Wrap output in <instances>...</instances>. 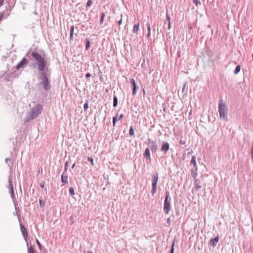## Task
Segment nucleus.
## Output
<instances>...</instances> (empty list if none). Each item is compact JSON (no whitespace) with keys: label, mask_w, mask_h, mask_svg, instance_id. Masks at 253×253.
Returning a JSON list of instances; mask_svg holds the SVG:
<instances>
[{"label":"nucleus","mask_w":253,"mask_h":253,"mask_svg":"<svg viewBox=\"0 0 253 253\" xmlns=\"http://www.w3.org/2000/svg\"><path fill=\"white\" fill-rule=\"evenodd\" d=\"M42 106L41 104H38L32 108L30 111L27 113V116L25 119V123L30 120L36 118L42 112Z\"/></svg>","instance_id":"1"},{"label":"nucleus","mask_w":253,"mask_h":253,"mask_svg":"<svg viewBox=\"0 0 253 253\" xmlns=\"http://www.w3.org/2000/svg\"><path fill=\"white\" fill-rule=\"evenodd\" d=\"M31 56L37 62L38 70L41 72V73L42 72L46 65V61L45 59L39 53L35 51L31 53Z\"/></svg>","instance_id":"2"},{"label":"nucleus","mask_w":253,"mask_h":253,"mask_svg":"<svg viewBox=\"0 0 253 253\" xmlns=\"http://www.w3.org/2000/svg\"><path fill=\"white\" fill-rule=\"evenodd\" d=\"M219 115L220 119L226 121L227 120L228 109L225 103L221 100L218 104Z\"/></svg>","instance_id":"3"},{"label":"nucleus","mask_w":253,"mask_h":253,"mask_svg":"<svg viewBox=\"0 0 253 253\" xmlns=\"http://www.w3.org/2000/svg\"><path fill=\"white\" fill-rule=\"evenodd\" d=\"M39 80H41V81L39 82V84L42 86L44 89L48 90L50 89V84L45 73H41L39 76Z\"/></svg>","instance_id":"4"},{"label":"nucleus","mask_w":253,"mask_h":253,"mask_svg":"<svg viewBox=\"0 0 253 253\" xmlns=\"http://www.w3.org/2000/svg\"><path fill=\"white\" fill-rule=\"evenodd\" d=\"M152 186L151 193L152 196H154L157 191V184L159 179V175L157 172H156L152 175Z\"/></svg>","instance_id":"5"},{"label":"nucleus","mask_w":253,"mask_h":253,"mask_svg":"<svg viewBox=\"0 0 253 253\" xmlns=\"http://www.w3.org/2000/svg\"><path fill=\"white\" fill-rule=\"evenodd\" d=\"M170 209V201L169 192L166 191V197L164 201V211L166 214H168Z\"/></svg>","instance_id":"6"},{"label":"nucleus","mask_w":253,"mask_h":253,"mask_svg":"<svg viewBox=\"0 0 253 253\" xmlns=\"http://www.w3.org/2000/svg\"><path fill=\"white\" fill-rule=\"evenodd\" d=\"M28 63V60L25 58H23L21 61L17 65L16 67V70H23L27 65Z\"/></svg>","instance_id":"7"},{"label":"nucleus","mask_w":253,"mask_h":253,"mask_svg":"<svg viewBox=\"0 0 253 253\" xmlns=\"http://www.w3.org/2000/svg\"><path fill=\"white\" fill-rule=\"evenodd\" d=\"M148 145L152 153H156L157 150L158 145L156 141L151 140L148 138Z\"/></svg>","instance_id":"8"},{"label":"nucleus","mask_w":253,"mask_h":253,"mask_svg":"<svg viewBox=\"0 0 253 253\" xmlns=\"http://www.w3.org/2000/svg\"><path fill=\"white\" fill-rule=\"evenodd\" d=\"M194 187L193 188V190L195 191H197L202 187L201 181L199 179L194 180Z\"/></svg>","instance_id":"9"},{"label":"nucleus","mask_w":253,"mask_h":253,"mask_svg":"<svg viewBox=\"0 0 253 253\" xmlns=\"http://www.w3.org/2000/svg\"><path fill=\"white\" fill-rule=\"evenodd\" d=\"M169 145L167 142H163L161 148V151L164 152L165 154L169 150Z\"/></svg>","instance_id":"10"},{"label":"nucleus","mask_w":253,"mask_h":253,"mask_svg":"<svg viewBox=\"0 0 253 253\" xmlns=\"http://www.w3.org/2000/svg\"><path fill=\"white\" fill-rule=\"evenodd\" d=\"M130 83L132 86V95L133 96H134L136 94V91H137V86H136V84L135 83V81L134 79H131L130 80Z\"/></svg>","instance_id":"11"},{"label":"nucleus","mask_w":253,"mask_h":253,"mask_svg":"<svg viewBox=\"0 0 253 253\" xmlns=\"http://www.w3.org/2000/svg\"><path fill=\"white\" fill-rule=\"evenodd\" d=\"M20 230H21L22 234L23 236V237L26 240V239L28 237V235L27 229L25 227V226L22 224H20Z\"/></svg>","instance_id":"12"},{"label":"nucleus","mask_w":253,"mask_h":253,"mask_svg":"<svg viewBox=\"0 0 253 253\" xmlns=\"http://www.w3.org/2000/svg\"><path fill=\"white\" fill-rule=\"evenodd\" d=\"M219 241V237L217 236L214 238L211 239L210 240V245L212 247H214L216 245V244L218 243Z\"/></svg>","instance_id":"13"},{"label":"nucleus","mask_w":253,"mask_h":253,"mask_svg":"<svg viewBox=\"0 0 253 253\" xmlns=\"http://www.w3.org/2000/svg\"><path fill=\"white\" fill-rule=\"evenodd\" d=\"M190 164L193 165L195 170L196 171L197 170V166L196 164V158L195 156L192 157Z\"/></svg>","instance_id":"14"},{"label":"nucleus","mask_w":253,"mask_h":253,"mask_svg":"<svg viewBox=\"0 0 253 253\" xmlns=\"http://www.w3.org/2000/svg\"><path fill=\"white\" fill-rule=\"evenodd\" d=\"M61 181L63 185L68 183V176L64 175V172L61 175Z\"/></svg>","instance_id":"15"},{"label":"nucleus","mask_w":253,"mask_h":253,"mask_svg":"<svg viewBox=\"0 0 253 253\" xmlns=\"http://www.w3.org/2000/svg\"><path fill=\"white\" fill-rule=\"evenodd\" d=\"M139 30V23L135 24L133 27V32L135 34H138V31Z\"/></svg>","instance_id":"16"},{"label":"nucleus","mask_w":253,"mask_h":253,"mask_svg":"<svg viewBox=\"0 0 253 253\" xmlns=\"http://www.w3.org/2000/svg\"><path fill=\"white\" fill-rule=\"evenodd\" d=\"M8 187L9 189L13 188L12 182V177L11 176H9L8 177Z\"/></svg>","instance_id":"17"},{"label":"nucleus","mask_w":253,"mask_h":253,"mask_svg":"<svg viewBox=\"0 0 253 253\" xmlns=\"http://www.w3.org/2000/svg\"><path fill=\"white\" fill-rule=\"evenodd\" d=\"M144 156L145 157H147L149 159H150V150L148 148H147L145 149Z\"/></svg>","instance_id":"18"},{"label":"nucleus","mask_w":253,"mask_h":253,"mask_svg":"<svg viewBox=\"0 0 253 253\" xmlns=\"http://www.w3.org/2000/svg\"><path fill=\"white\" fill-rule=\"evenodd\" d=\"M74 26H71L70 29V41L73 40V35H74Z\"/></svg>","instance_id":"19"},{"label":"nucleus","mask_w":253,"mask_h":253,"mask_svg":"<svg viewBox=\"0 0 253 253\" xmlns=\"http://www.w3.org/2000/svg\"><path fill=\"white\" fill-rule=\"evenodd\" d=\"M118 98L117 96L114 95L113 97V106L114 107H116L118 105Z\"/></svg>","instance_id":"20"},{"label":"nucleus","mask_w":253,"mask_h":253,"mask_svg":"<svg viewBox=\"0 0 253 253\" xmlns=\"http://www.w3.org/2000/svg\"><path fill=\"white\" fill-rule=\"evenodd\" d=\"M90 40L87 39L85 41V49L88 50L90 47Z\"/></svg>","instance_id":"21"},{"label":"nucleus","mask_w":253,"mask_h":253,"mask_svg":"<svg viewBox=\"0 0 253 253\" xmlns=\"http://www.w3.org/2000/svg\"><path fill=\"white\" fill-rule=\"evenodd\" d=\"M118 114H117L116 115V116L113 118V126H115L117 121L119 120L118 118Z\"/></svg>","instance_id":"22"},{"label":"nucleus","mask_w":253,"mask_h":253,"mask_svg":"<svg viewBox=\"0 0 253 253\" xmlns=\"http://www.w3.org/2000/svg\"><path fill=\"white\" fill-rule=\"evenodd\" d=\"M5 163L7 164L8 166L10 168V169L11 168L13 164L12 163H10V158H6L5 160Z\"/></svg>","instance_id":"23"},{"label":"nucleus","mask_w":253,"mask_h":253,"mask_svg":"<svg viewBox=\"0 0 253 253\" xmlns=\"http://www.w3.org/2000/svg\"><path fill=\"white\" fill-rule=\"evenodd\" d=\"M9 193L10 194V196H11V198L13 200H14V198H15L14 189L13 188H12V189L11 188V189H9Z\"/></svg>","instance_id":"24"},{"label":"nucleus","mask_w":253,"mask_h":253,"mask_svg":"<svg viewBox=\"0 0 253 253\" xmlns=\"http://www.w3.org/2000/svg\"><path fill=\"white\" fill-rule=\"evenodd\" d=\"M195 171V169L194 170V169H192V172H191V175L194 178V180L197 179V178H196V176L197 175V173Z\"/></svg>","instance_id":"25"},{"label":"nucleus","mask_w":253,"mask_h":253,"mask_svg":"<svg viewBox=\"0 0 253 253\" xmlns=\"http://www.w3.org/2000/svg\"><path fill=\"white\" fill-rule=\"evenodd\" d=\"M240 70H241V66L240 65L237 66L234 71V74H237L238 73H239V72L240 71Z\"/></svg>","instance_id":"26"},{"label":"nucleus","mask_w":253,"mask_h":253,"mask_svg":"<svg viewBox=\"0 0 253 253\" xmlns=\"http://www.w3.org/2000/svg\"><path fill=\"white\" fill-rule=\"evenodd\" d=\"M28 253H35L34 249L32 245H31L28 249Z\"/></svg>","instance_id":"27"},{"label":"nucleus","mask_w":253,"mask_h":253,"mask_svg":"<svg viewBox=\"0 0 253 253\" xmlns=\"http://www.w3.org/2000/svg\"><path fill=\"white\" fill-rule=\"evenodd\" d=\"M129 134L130 136H133L134 134V131L132 126L130 127L129 130Z\"/></svg>","instance_id":"28"},{"label":"nucleus","mask_w":253,"mask_h":253,"mask_svg":"<svg viewBox=\"0 0 253 253\" xmlns=\"http://www.w3.org/2000/svg\"><path fill=\"white\" fill-rule=\"evenodd\" d=\"M105 16V13L102 12L101 13V18H100V24H102L103 23V21H104V18Z\"/></svg>","instance_id":"29"},{"label":"nucleus","mask_w":253,"mask_h":253,"mask_svg":"<svg viewBox=\"0 0 253 253\" xmlns=\"http://www.w3.org/2000/svg\"><path fill=\"white\" fill-rule=\"evenodd\" d=\"M69 193L71 196L75 195L74 189L73 187H70L69 190Z\"/></svg>","instance_id":"30"},{"label":"nucleus","mask_w":253,"mask_h":253,"mask_svg":"<svg viewBox=\"0 0 253 253\" xmlns=\"http://www.w3.org/2000/svg\"><path fill=\"white\" fill-rule=\"evenodd\" d=\"M40 205L41 207H44L45 202L42 201L41 198L39 199Z\"/></svg>","instance_id":"31"},{"label":"nucleus","mask_w":253,"mask_h":253,"mask_svg":"<svg viewBox=\"0 0 253 253\" xmlns=\"http://www.w3.org/2000/svg\"><path fill=\"white\" fill-rule=\"evenodd\" d=\"M193 2L195 4L197 7L198 6V5L201 4V3L199 0H193Z\"/></svg>","instance_id":"32"},{"label":"nucleus","mask_w":253,"mask_h":253,"mask_svg":"<svg viewBox=\"0 0 253 253\" xmlns=\"http://www.w3.org/2000/svg\"><path fill=\"white\" fill-rule=\"evenodd\" d=\"M88 108V101H86V102L84 103V110L85 111Z\"/></svg>","instance_id":"33"},{"label":"nucleus","mask_w":253,"mask_h":253,"mask_svg":"<svg viewBox=\"0 0 253 253\" xmlns=\"http://www.w3.org/2000/svg\"><path fill=\"white\" fill-rule=\"evenodd\" d=\"M36 243L40 250H42V245L38 239H36Z\"/></svg>","instance_id":"34"},{"label":"nucleus","mask_w":253,"mask_h":253,"mask_svg":"<svg viewBox=\"0 0 253 253\" xmlns=\"http://www.w3.org/2000/svg\"><path fill=\"white\" fill-rule=\"evenodd\" d=\"M92 3V1L91 0H88L87 2V3H86V6L87 7H89L91 5Z\"/></svg>","instance_id":"35"},{"label":"nucleus","mask_w":253,"mask_h":253,"mask_svg":"<svg viewBox=\"0 0 253 253\" xmlns=\"http://www.w3.org/2000/svg\"><path fill=\"white\" fill-rule=\"evenodd\" d=\"M88 161L90 163L91 165H93V160L91 157H88Z\"/></svg>","instance_id":"36"},{"label":"nucleus","mask_w":253,"mask_h":253,"mask_svg":"<svg viewBox=\"0 0 253 253\" xmlns=\"http://www.w3.org/2000/svg\"><path fill=\"white\" fill-rule=\"evenodd\" d=\"M251 154L252 160V161H253V142L252 144V149H251Z\"/></svg>","instance_id":"37"},{"label":"nucleus","mask_w":253,"mask_h":253,"mask_svg":"<svg viewBox=\"0 0 253 253\" xmlns=\"http://www.w3.org/2000/svg\"><path fill=\"white\" fill-rule=\"evenodd\" d=\"M148 33H151V26L149 23H147Z\"/></svg>","instance_id":"38"},{"label":"nucleus","mask_w":253,"mask_h":253,"mask_svg":"<svg viewBox=\"0 0 253 253\" xmlns=\"http://www.w3.org/2000/svg\"><path fill=\"white\" fill-rule=\"evenodd\" d=\"M166 18H167V20L168 22V23H169L170 22V18L169 17V16L168 14V12H167V15H166Z\"/></svg>","instance_id":"39"},{"label":"nucleus","mask_w":253,"mask_h":253,"mask_svg":"<svg viewBox=\"0 0 253 253\" xmlns=\"http://www.w3.org/2000/svg\"><path fill=\"white\" fill-rule=\"evenodd\" d=\"M121 19L119 21H118L117 22V23L119 25H120L122 23V17H123L122 14H121Z\"/></svg>","instance_id":"40"},{"label":"nucleus","mask_w":253,"mask_h":253,"mask_svg":"<svg viewBox=\"0 0 253 253\" xmlns=\"http://www.w3.org/2000/svg\"><path fill=\"white\" fill-rule=\"evenodd\" d=\"M68 166V162L67 161L65 164V171H67Z\"/></svg>","instance_id":"41"},{"label":"nucleus","mask_w":253,"mask_h":253,"mask_svg":"<svg viewBox=\"0 0 253 253\" xmlns=\"http://www.w3.org/2000/svg\"><path fill=\"white\" fill-rule=\"evenodd\" d=\"M174 253V243H173V244L172 245L171 250L170 252V253Z\"/></svg>","instance_id":"42"},{"label":"nucleus","mask_w":253,"mask_h":253,"mask_svg":"<svg viewBox=\"0 0 253 253\" xmlns=\"http://www.w3.org/2000/svg\"><path fill=\"white\" fill-rule=\"evenodd\" d=\"M124 116L123 114H121L118 118L119 120H122L124 118Z\"/></svg>","instance_id":"43"},{"label":"nucleus","mask_w":253,"mask_h":253,"mask_svg":"<svg viewBox=\"0 0 253 253\" xmlns=\"http://www.w3.org/2000/svg\"><path fill=\"white\" fill-rule=\"evenodd\" d=\"M91 76V74L89 73H87L85 75V77L86 78H89Z\"/></svg>","instance_id":"44"},{"label":"nucleus","mask_w":253,"mask_h":253,"mask_svg":"<svg viewBox=\"0 0 253 253\" xmlns=\"http://www.w3.org/2000/svg\"><path fill=\"white\" fill-rule=\"evenodd\" d=\"M167 222L168 224H169V225L170 224V218H168L167 219Z\"/></svg>","instance_id":"45"},{"label":"nucleus","mask_w":253,"mask_h":253,"mask_svg":"<svg viewBox=\"0 0 253 253\" xmlns=\"http://www.w3.org/2000/svg\"><path fill=\"white\" fill-rule=\"evenodd\" d=\"M179 143L181 144H185V141H184V140H180V141H179Z\"/></svg>","instance_id":"46"},{"label":"nucleus","mask_w":253,"mask_h":253,"mask_svg":"<svg viewBox=\"0 0 253 253\" xmlns=\"http://www.w3.org/2000/svg\"><path fill=\"white\" fill-rule=\"evenodd\" d=\"M4 3V0H1V1L0 2V7L3 5Z\"/></svg>","instance_id":"47"},{"label":"nucleus","mask_w":253,"mask_h":253,"mask_svg":"<svg viewBox=\"0 0 253 253\" xmlns=\"http://www.w3.org/2000/svg\"><path fill=\"white\" fill-rule=\"evenodd\" d=\"M185 86H186V83H185L183 85V86L182 87V92H184V89H185Z\"/></svg>","instance_id":"48"},{"label":"nucleus","mask_w":253,"mask_h":253,"mask_svg":"<svg viewBox=\"0 0 253 253\" xmlns=\"http://www.w3.org/2000/svg\"><path fill=\"white\" fill-rule=\"evenodd\" d=\"M170 24H171V23H170V22L168 23V29H169V30H170V28H171Z\"/></svg>","instance_id":"49"},{"label":"nucleus","mask_w":253,"mask_h":253,"mask_svg":"<svg viewBox=\"0 0 253 253\" xmlns=\"http://www.w3.org/2000/svg\"><path fill=\"white\" fill-rule=\"evenodd\" d=\"M193 153V151L191 150V151H190L188 153V155H190L191 154H192Z\"/></svg>","instance_id":"50"},{"label":"nucleus","mask_w":253,"mask_h":253,"mask_svg":"<svg viewBox=\"0 0 253 253\" xmlns=\"http://www.w3.org/2000/svg\"><path fill=\"white\" fill-rule=\"evenodd\" d=\"M40 187L41 188H43L44 187V184L43 183H41L40 184Z\"/></svg>","instance_id":"51"},{"label":"nucleus","mask_w":253,"mask_h":253,"mask_svg":"<svg viewBox=\"0 0 253 253\" xmlns=\"http://www.w3.org/2000/svg\"><path fill=\"white\" fill-rule=\"evenodd\" d=\"M150 35H151V33H148L147 36L149 38L150 37Z\"/></svg>","instance_id":"52"},{"label":"nucleus","mask_w":253,"mask_h":253,"mask_svg":"<svg viewBox=\"0 0 253 253\" xmlns=\"http://www.w3.org/2000/svg\"><path fill=\"white\" fill-rule=\"evenodd\" d=\"M75 165H76V164H75V163H74V164L72 165V169H74V168H75Z\"/></svg>","instance_id":"53"},{"label":"nucleus","mask_w":253,"mask_h":253,"mask_svg":"<svg viewBox=\"0 0 253 253\" xmlns=\"http://www.w3.org/2000/svg\"><path fill=\"white\" fill-rule=\"evenodd\" d=\"M143 93H144V94L145 93V90L144 89H143Z\"/></svg>","instance_id":"54"},{"label":"nucleus","mask_w":253,"mask_h":253,"mask_svg":"<svg viewBox=\"0 0 253 253\" xmlns=\"http://www.w3.org/2000/svg\"><path fill=\"white\" fill-rule=\"evenodd\" d=\"M87 253H92L90 252H88Z\"/></svg>","instance_id":"55"},{"label":"nucleus","mask_w":253,"mask_h":253,"mask_svg":"<svg viewBox=\"0 0 253 253\" xmlns=\"http://www.w3.org/2000/svg\"><path fill=\"white\" fill-rule=\"evenodd\" d=\"M252 57L253 58V54H252Z\"/></svg>","instance_id":"56"},{"label":"nucleus","mask_w":253,"mask_h":253,"mask_svg":"<svg viewBox=\"0 0 253 253\" xmlns=\"http://www.w3.org/2000/svg\"><path fill=\"white\" fill-rule=\"evenodd\" d=\"M1 1V0H0V2Z\"/></svg>","instance_id":"57"}]
</instances>
